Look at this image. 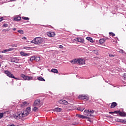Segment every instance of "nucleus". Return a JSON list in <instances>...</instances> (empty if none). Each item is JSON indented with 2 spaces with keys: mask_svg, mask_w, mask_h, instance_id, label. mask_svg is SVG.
Listing matches in <instances>:
<instances>
[{
  "mask_svg": "<svg viewBox=\"0 0 126 126\" xmlns=\"http://www.w3.org/2000/svg\"><path fill=\"white\" fill-rule=\"evenodd\" d=\"M31 111V107H29L26 108V111H24L23 113L18 112V113L13 115L14 118L16 119V120H19L20 119H22V118H25V117H27L30 114Z\"/></svg>",
  "mask_w": 126,
  "mask_h": 126,
  "instance_id": "obj_1",
  "label": "nucleus"
},
{
  "mask_svg": "<svg viewBox=\"0 0 126 126\" xmlns=\"http://www.w3.org/2000/svg\"><path fill=\"white\" fill-rule=\"evenodd\" d=\"M44 42V39L41 37H35L33 40L31 41V43L35 44V45H39V44H42Z\"/></svg>",
  "mask_w": 126,
  "mask_h": 126,
  "instance_id": "obj_2",
  "label": "nucleus"
},
{
  "mask_svg": "<svg viewBox=\"0 0 126 126\" xmlns=\"http://www.w3.org/2000/svg\"><path fill=\"white\" fill-rule=\"evenodd\" d=\"M71 63H85V60L83 58L75 59L70 61Z\"/></svg>",
  "mask_w": 126,
  "mask_h": 126,
  "instance_id": "obj_3",
  "label": "nucleus"
},
{
  "mask_svg": "<svg viewBox=\"0 0 126 126\" xmlns=\"http://www.w3.org/2000/svg\"><path fill=\"white\" fill-rule=\"evenodd\" d=\"M4 73L7 75V76H8V77H10V78H14V79H16V80H19L18 78H16L14 76V75L13 74H11V72L8 70H5L4 71Z\"/></svg>",
  "mask_w": 126,
  "mask_h": 126,
  "instance_id": "obj_4",
  "label": "nucleus"
},
{
  "mask_svg": "<svg viewBox=\"0 0 126 126\" xmlns=\"http://www.w3.org/2000/svg\"><path fill=\"white\" fill-rule=\"evenodd\" d=\"M21 77L23 78L24 80H31L33 79V77H30V76H25V75L22 74H21Z\"/></svg>",
  "mask_w": 126,
  "mask_h": 126,
  "instance_id": "obj_5",
  "label": "nucleus"
},
{
  "mask_svg": "<svg viewBox=\"0 0 126 126\" xmlns=\"http://www.w3.org/2000/svg\"><path fill=\"white\" fill-rule=\"evenodd\" d=\"M40 103H41V100H40V99H37L36 100H35L34 102V106L37 107L38 105H40Z\"/></svg>",
  "mask_w": 126,
  "mask_h": 126,
  "instance_id": "obj_6",
  "label": "nucleus"
},
{
  "mask_svg": "<svg viewBox=\"0 0 126 126\" xmlns=\"http://www.w3.org/2000/svg\"><path fill=\"white\" fill-rule=\"evenodd\" d=\"M76 116L78 117V118H80V119H90V118L87 116H85L80 114H77Z\"/></svg>",
  "mask_w": 126,
  "mask_h": 126,
  "instance_id": "obj_7",
  "label": "nucleus"
},
{
  "mask_svg": "<svg viewBox=\"0 0 126 126\" xmlns=\"http://www.w3.org/2000/svg\"><path fill=\"white\" fill-rule=\"evenodd\" d=\"M74 40L76 42H79L80 43H83V42H84V40L80 37L76 38Z\"/></svg>",
  "mask_w": 126,
  "mask_h": 126,
  "instance_id": "obj_8",
  "label": "nucleus"
},
{
  "mask_svg": "<svg viewBox=\"0 0 126 126\" xmlns=\"http://www.w3.org/2000/svg\"><path fill=\"white\" fill-rule=\"evenodd\" d=\"M54 112H57V113H60L63 111V109L57 107L53 109Z\"/></svg>",
  "mask_w": 126,
  "mask_h": 126,
  "instance_id": "obj_9",
  "label": "nucleus"
},
{
  "mask_svg": "<svg viewBox=\"0 0 126 126\" xmlns=\"http://www.w3.org/2000/svg\"><path fill=\"white\" fill-rule=\"evenodd\" d=\"M90 49H91V50L90 49V51H92L93 52V53H94V54H95V55H98V50H94L93 49H94V47H91Z\"/></svg>",
  "mask_w": 126,
  "mask_h": 126,
  "instance_id": "obj_10",
  "label": "nucleus"
},
{
  "mask_svg": "<svg viewBox=\"0 0 126 126\" xmlns=\"http://www.w3.org/2000/svg\"><path fill=\"white\" fill-rule=\"evenodd\" d=\"M94 112H95V111L93 110H85L84 111V113H89L91 115L94 114Z\"/></svg>",
  "mask_w": 126,
  "mask_h": 126,
  "instance_id": "obj_11",
  "label": "nucleus"
},
{
  "mask_svg": "<svg viewBox=\"0 0 126 126\" xmlns=\"http://www.w3.org/2000/svg\"><path fill=\"white\" fill-rule=\"evenodd\" d=\"M47 35L48 36H49V37H54V36H55V32H47Z\"/></svg>",
  "mask_w": 126,
  "mask_h": 126,
  "instance_id": "obj_12",
  "label": "nucleus"
},
{
  "mask_svg": "<svg viewBox=\"0 0 126 126\" xmlns=\"http://www.w3.org/2000/svg\"><path fill=\"white\" fill-rule=\"evenodd\" d=\"M108 39V38L100 39L99 41V44H103V43H105V42L106 41V40Z\"/></svg>",
  "mask_w": 126,
  "mask_h": 126,
  "instance_id": "obj_13",
  "label": "nucleus"
},
{
  "mask_svg": "<svg viewBox=\"0 0 126 126\" xmlns=\"http://www.w3.org/2000/svg\"><path fill=\"white\" fill-rule=\"evenodd\" d=\"M117 106H118V103H117V102H114L111 103L110 108L113 109V108H115V107H117Z\"/></svg>",
  "mask_w": 126,
  "mask_h": 126,
  "instance_id": "obj_14",
  "label": "nucleus"
},
{
  "mask_svg": "<svg viewBox=\"0 0 126 126\" xmlns=\"http://www.w3.org/2000/svg\"><path fill=\"white\" fill-rule=\"evenodd\" d=\"M119 114L120 115V117H126V114L124 112H122L120 111Z\"/></svg>",
  "mask_w": 126,
  "mask_h": 126,
  "instance_id": "obj_15",
  "label": "nucleus"
},
{
  "mask_svg": "<svg viewBox=\"0 0 126 126\" xmlns=\"http://www.w3.org/2000/svg\"><path fill=\"white\" fill-rule=\"evenodd\" d=\"M14 21H20L21 20V17L19 16H16L14 19Z\"/></svg>",
  "mask_w": 126,
  "mask_h": 126,
  "instance_id": "obj_16",
  "label": "nucleus"
},
{
  "mask_svg": "<svg viewBox=\"0 0 126 126\" xmlns=\"http://www.w3.org/2000/svg\"><path fill=\"white\" fill-rule=\"evenodd\" d=\"M20 54L21 56H24V57H28L29 56V54L26 53L24 52H21Z\"/></svg>",
  "mask_w": 126,
  "mask_h": 126,
  "instance_id": "obj_17",
  "label": "nucleus"
},
{
  "mask_svg": "<svg viewBox=\"0 0 126 126\" xmlns=\"http://www.w3.org/2000/svg\"><path fill=\"white\" fill-rule=\"evenodd\" d=\"M78 98L81 100H85V95L83 94L80 95H79Z\"/></svg>",
  "mask_w": 126,
  "mask_h": 126,
  "instance_id": "obj_18",
  "label": "nucleus"
},
{
  "mask_svg": "<svg viewBox=\"0 0 126 126\" xmlns=\"http://www.w3.org/2000/svg\"><path fill=\"white\" fill-rule=\"evenodd\" d=\"M84 109H85V108H83V107H78L77 108V110L78 111H80V112H83V111H84Z\"/></svg>",
  "mask_w": 126,
  "mask_h": 126,
  "instance_id": "obj_19",
  "label": "nucleus"
},
{
  "mask_svg": "<svg viewBox=\"0 0 126 126\" xmlns=\"http://www.w3.org/2000/svg\"><path fill=\"white\" fill-rule=\"evenodd\" d=\"M38 80H39V81H46L45 79L42 77H39L37 78Z\"/></svg>",
  "mask_w": 126,
  "mask_h": 126,
  "instance_id": "obj_20",
  "label": "nucleus"
},
{
  "mask_svg": "<svg viewBox=\"0 0 126 126\" xmlns=\"http://www.w3.org/2000/svg\"><path fill=\"white\" fill-rule=\"evenodd\" d=\"M21 106V107H24V106H28V103H27V101H24L23 102Z\"/></svg>",
  "mask_w": 126,
  "mask_h": 126,
  "instance_id": "obj_21",
  "label": "nucleus"
},
{
  "mask_svg": "<svg viewBox=\"0 0 126 126\" xmlns=\"http://www.w3.org/2000/svg\"><path fill=\"white\" fill-rule=\"evenodd\" d=\"M51 72H53V73H58L59 71H58V69H51Z\"/></svg>",
  "mask_w": 126,
  "mask_h": 126,
  "instance_id": "obj_22",
  "label": "nucleus"
},
{
  "mask_svg": "<svg viewBox=\"0 0 126 126\" xmlns=\"http://www.w3.org/2000/svg\"><path fill=\"white\" fill-rule=\"evenodd\" d=\"M86 39L88 40V41H89L91 42V43H93V39L91 37H86Z\"/></svg>",
  "mask_w": 126,
  "mask_h": 126,
  "instance_id": "obj_23",
  "label": "nucleus"
},
{
  "mask_svg": "<svg viewBox=\"0 0 126 126\" xmlns=\"http://www.w3.org/2000/svg\"><path fill=\"white\" fill-rule=\"evenodd\" d=\"M84 115L87 116V117H93L92 114H90L89 113H84Z\"/></svg>",
  "mask_w": 126,
  "mask_h": 126,
  "instance_id": "obj_24",
  "label": "nucleus"
},
{
  "mask_svg": "<svg viewBox=\"0 0 126 126\" xmlns=\"http://www.w3.org/2000/svg\"><path fill=\"white\" fill-rule=\"evenodd\" d=\"M40 60H41V58H40V57H37L35 58V61L36 62H39V61H40Z\"/></svg>",
  "mask_w": 126,
  "mask_h": 126,
  "instance_id": "obj_25",
  "label": "nucleus"
},
{
  "mask_svg": "<svg viewBox=\"0 0 126 126\" xmlns=\"http://www.w3.org/2000/svg\"><path fill=\"white\" fill-rule=\"evenodd\" d=\"M35 56H32V57H31L30 58V61L31 62H33V61H35Z\"/></svg>",
  "mask_w": 126,
  "mask_h": 126,
  "instance_id": "obj_26",
  "label": "nucleus"
},
{
  "mask_svg": "<svg viewBox=\"0 0 126 126\" xmlns=\"http://www.w3.org/2000/svg\"><path fill=\"white\" fill-rule=\"evenodd\" d=\"M32 111H33V112H37V111H38V107H34Z\"/></svg>",
  "mask_w": 126,
  "mask_h": 126,
  "instance_id": "obj_27",
  "label": "nucleus"
},
{
  "mask_svg": "<svg viewBox=\"0 0 126 126\" xmlns=\"http://www.w3.org/2000/svg\"><path fill=\"white\" fill-rule=\"evenodd\" d=\"M120 123H122V124H126V119L120 120Z\"/></svg>",
  "mask_w": 126,
  "mask_h": 126,
  "instance_id": "obj_28",
  "label": "nucleus"
},
{
  "mask_svg": "<svg viewBox=\"0 0 126 126\" xmlns=\"http://www.w3.org/2000/svg\"><path fill=\"white\" fill-rule=\"evenodd\" d=\"M22 19H24V20H29V18L26 17H22Z\"/></svg>",
  "mask_w": 126,
  "mask_h": 126,
  "instance_id": "obj_29",
  "label": "nucleus"
},
{
  "mask_svg": "<svg viewBox=\"0 0 126 126\" xmlns=\"http://www.w3.org/2000/svg\"><path fill=\"white\" fill-rule=\"evenodd\" d=\"M85 100H89V96L88 95H85Z\"/></svg>",
  "mask_w": 126,
  "mask_h": 126,
  "instance_id": "obj_30",
  "label": "nucleus"
},
{
  "mask_svg": "<svg viewBox=\"0 0 126 126\" xmlns=\"http://www.w3.org/2000/svg\"><path fill=\"white\" fill-rule=\"evenodd\" d=\"M63 101H64V100L61 99L59 100V103H60V104H63V102H64Z\"/></svg>",
  "mask_w": 126,
  "mask_h": 126,
  "instance_id": "obj_31",
  "label": "nucleus"
},
{
  "mask_svg": "<svg viewBox=\"0 0 126 126\" xmlns=\"http://www.w3.org/2000/svg\"><path fill=\"white\" fill-rule=\"evenodd\" d=\"M110 36H112V37H114V36H115V33H113V32H109V33Z\"/></svg>",
  "mask_w": 126,
  "mask_h": 126,
  "instance_id": "obj_32",
  "label": "nucleus"
},
{
  "mask_svg": "<svg viewBox=\"0 0 126 126\" xmlns=\"http://www.w3.org/2000/svg\"><path fill=\"white\" fill-rule=\"evenodd\" d=\"M7 50H8V52H11V51H13L14 50V48H11L7 49Z\"/></svg>",
  "mask_w": 126,
  "mask_h": 126,
  "instance_id": "obj_33",
  "label": "nucleus"
},
{
  "mask_svg": "<svg viewBox=\"0 0 126 126\" xmlns=\"http://www.w3.org/2000/svg\"><path fill=\"white\" fill-rule=\"evenodd\" d=\"M18 32L20 34H23V33H24V32H23V30H19L18 31Z\"/></svg>",
  "mask_w": 126,
  "mask_h": 126,
  "instance_id": "obj_34",
  "label": "nucleus"
},
{
  "mask_svg": "<svg viewBox=\"0 0 126 126\" xmlns=\"http://www.w3.org/2000/svg\"><path fill=\"white\" fill-rule=\"evenodd\" d=\"M6 52H8V50L7 49H5V50H3V51L1 52V53H6Z\"/></svg>",
  "mask_w": 126,
  "mask_h": 126,
  "instance_id": "obj_35",
  "label": "nucleus"
},
{
  "mask_svg": "<svg viewBox=\"0 0 126 126\" xmlns=\"http://www.w3.org/2000/svg\"><path fill=\"white\" fill-rule=\"evenodd\" d=\"M68 103L67 102V101L66 100H64L63 103V104L64 105H67Z\"/></svg>",
  "mask_w": 126,
  "mask_h": 126,
  "instance_id": "obj_36",
  "label": "nucleus"
},
{
  "mask_svg": "<svg viewBox=\"0 0 126 126\" xmlns=\"http://www.w3.org/2000/svg\"><path fill=\"white\" fill-rule=\"evenodd\" d=\"M120 113V110L119 111H115L113 112V114H119Z\"/></svg>",
  "mask_w": 126,
  "mask_h": 126,
  "instance_id": "obj_37",
  "label": "nucleus"
},
{
  "mask_svg": "<svg viewBox=\"0 0 126 126\" xmlns=\"http://www.w3.org/2000/svg\"><path fill=\"white\" fill-rule=\"evenodd\" d=\"M118 52L119 53H124V50L123 49H119Z\"/></svg>",
  "mask_w": 126,
  "mask_h": 126,
  "instance_id": "obj_38",
  "label": "nucleus"
},
{
  "mask_svg": "<svg viewBox=\"0 0 126 126\" xmlns=\"http://www.w3.org/2000/svg\"><path fill=\"white\" fill-rule=\"evenodd\" d=\"M3 117V113H0V119H1Z\"/></svg>",
  "mask_w": 126,
  "mask_h": 126,
  "instance_id": "obj_39",
  "label": "nucleus"
},
{
  "mask_svg": "<svg viewBox=\"0 0 126 126\" xmlns=\"http://www.w3.org/2000/svg\"><path fill=\"white\" fill-rule=\"evenodd\" d=\"M3 26L4 27H8V25L7 24H4L3 25Z\"/></svg>",
  "mask_w": 126,
  "mask_h": 126,
  "instance_id": "obj_40",
  "label": "nucleus"
},
{
  "mask_svg": "<svg viewBox=\"0 0 126 126\" xmlns=\"http://www.w3.org/2000/svg\"><path fill=\"white\" fill-rule=\"evenodd\" d=\"M109 57H111V58H114V57H115V56L112 54H109Z\"/></svg>",
  "mask_w": 126,
  "mask_h": 126,
  "instance_id": "obj_41",
  "label": "nucleus"
},
{
  "mask_svg": "<svg viewBox=\"0 0 126 126\" xmlns=\"http://www.w3.org/2000/svg\"><path fill=\"white\" fill-rule=\"evenodd\" d=\"M123 78L126 80V73H125L124 74H123Z\"/></svg>",
  "mask_w": 126,
  "mask_h": 126,
  "instance_id": "obj_42",
  "label": "nucleus"
},
{
  "mask_svg": "<svg viewBox=\"0 0 126 126\" xmlns=\"http://www.w3.org/2000/svg\"><path fill=\"white\" fill-rule=\"evenodd\" d=\"M2 20H3V17H0V22H1V21H2Z\"/></svg>",
  "mask_w": 126,
  "mask_h": 126,
  "instance_id": "obj_43",
  "label": "nucleus"
},
{
  "mask_svg": "<svg viewBox=\"0 0 126 126\" xmlns=\"http://www.w3.org/2000/svg\"><path fill=\"white\" fill-rule=\"evenodd\" d=\"M23 49H24L25 50H28L30 49V47H24Z\"/></svg>",
  "mask_w": 126,
  "mask_h": 126,
  "instance_id": "obj_44",
  "label": "nucleus"
},
{
  "mask_svg": "<svg viewBox=\"0 0 126 126\" xmlns=\"http://www.w3.org/2000/svg\"><path fill=\"white\" fill-rule=\"evenodd\" d=\"M59 48H60V49H63V45H60L59 46Z\"/></svg>",
  "mask_w": 126,
  "mask_h": 126,
  "instance_id": "obj_45",
  "label": "nucleus"
},
{
  "mask_svg": "<svg viewBox=\"0 0 126 126\" xmlns=\"http://www.w3.org/2000/svg\"><path fill=\"white\" fill-rule=\"evenodd\" d=\"M121 120H122V119H118L117 120V121L119 123H121Z\"/></svg>",
  "mask_w": 126,
  "mask_h": 126,
  "instance_id": "obj_46",
  "label": "nucleus"
},
{
  "mask_svg": "<svg viewBox=\"0 0 126 126\" xmlns=\"http://www.w3.org/2000/svg\"><path fill=\"white\" fill-rule=\"evenodd\" d=\"M22 39H24V40H27V38L25 36H24L23 38H22Z\"/></svg>",
  "mask_w": 126,
  "mask_h": 126,
  "instance_id": "obj_47",
  "label": "nucleus"
},
{
  "mask_svg": "<svg viewBox=\"0 0 126 126\" xmlns=\"http://www.w3.org/2000/svg\"><path fill=\"white\" fill-rule=\"evenodd\" d=\"M9 30V29H7V30H3V31H8Z\"/></svg>",
  "mask_w": 126,
  "mask_h": 126,
  "instance_id": "obj_48",
  "label": "nucleus"
},
{
  "mask_svg": "<svg viewBox=\"0 0 126 126\" xmlns=\"http://www.w3.org/2000/svg\"><path fill=\"white\" fill-rule=\"evenodd\" d=\"M109 114H114V112H109Z\"/></svg>",
  "mask_w": 126,
  "mask_h": 126,
  "instance_id": "obj_49",
  "label": "nucleus"
},
{
  "mask_svg": "<svg viewBox=\"0 0 126 126\" xmlns=\"http://www.w3.org/2000/svg\"><path fill=\"white\" fill-rule=\"evenodd\" d=\"M2 58H3V57L1 55H0V59H2Z\"/></svg>",
  "mask_w": 126,
  "mask_h": 126,
  "instance_id": "obj_50",
  "label": "nucleus"
},
{
  "mask_svg": "<svg viewBox=\"0 0 126 126\" xmlns=\"http://www.w3.org/2000/svg\"><path fill=\"white\" fill-rule=\"evenodd\" d=\"M7 126H15V125H8Z\"/></svg>",
  "mask_w": 126,
  "mask_h": 126,
  "instance_id": "obj_51",
  "label": "nucleus"
},
{
  "mask_svg": "<svg viewBox=\"0 0 126 126\" xmlns=\"http://www.w3.org/2000/svg\"><path fill=\"white\" fill-rule=\"evenodd\" d=\"M12 47H17V46H15V45L13 44V45H12Z\"/></svg>",
  "mask_w": 126,
  "mask_h": 126,
  "instance_id": "obj_52",
  "label": "nucleus"
},
{
  "mask_svg": "<svg viewBox=\"0 0 126 126\" xmlns=\"http://www.w3.org/2000/svg\"><path fill=\"white\" fill-rule=\"evenodd\" d=\"M79 65H83V63H79Z\"/></svg>",
  "mask_w": 126,
  "mask_h": 126,
  "instance_id": "obj_53",
  "label": "nucleus"
},
{
  "mask_svg": "<svg viewBox=\"0 0 126 126\" xmlns=\"http://www.w3.org/2000/svg\"><path fill=\"white\" fill-rule=\"evenodd\" d=\"M13 31H15V30H16V28H14V29H13Z\"/></svg>",
  "mask_w": 126,
  "mask_h": 126,
  "instance_id": "obj_54",
  "label": "nucleus"
},
{
  "mask_svg": "<svg viewBox=\"0 0 126 126\" xmlns=\"http://www.w3.org/2000/svg\"><path fill=\"white\" fill-rule=\"evenodd\" d=\"M89 122H90V123H92V121L91 120H89Z\"/></svg>",
  "mask_w": 126,
  "mask_h": 126,
  "instance_id": "obj_55",
  "label": "nucleus"
},
{
  "mask_svg": "<svg viewBox=\"0 0 126 126\" xmlns=\"http://www.w3.org/2000/svg\"><path fill=\"white\" fill-rule=\"evenodd\" d=\"M89 122H90V123H92V121L91 120H89Z\"/></svg>",
  "mask_w": 126,
  "mask_h": 126,
  "instance_id": "obj_56",
  "label": "nucleus"
},
{
  "mask_svg": "<svg viewBox=\"0 0 126 126\" xmlns=\"http://www.w3.org/2000/svg\"><path fill=\"white\" fill-rule=\"evenodd\" d=\"M90 120V119H88V121H89Z\"/></svg>",
  "mask_w": 126,
  "mask_h": 126,
  "instance_id": "obj_57",
  "label": "nucleus"
},
{
  "mask_svg": "<svg viewBox=\"0 0 126 126\" xmlns=\"http://www.w3.org/2000/svg\"><path fill=\"white\" fill-rule=\"evenodd\" d=\"M11 1H14V0H11Z\"/></svg>",
  "mask_w": 126,
  "mask_h": 126,
  "instance_id": "obj_58",
  "label": "nucleus"
},
{
  "mask_svg": "<svg viewBox=\"0 0 126 126\" xmlns=\"http://www.w3.org/2000/svg\"><path fill=\"white\" fill-rule=\"evenodd\" d=\"M1 64H0V66H1Z\"/></svg>",
  "mask_w": 126,
  "mask_h": 126,
  "instance_id": "obj_59",
  "label": "nucleus"
}]
</instances>
